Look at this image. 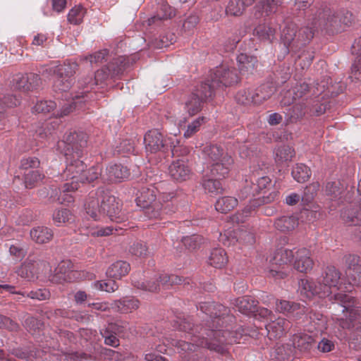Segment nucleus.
<instances>
[{
  "label": "nucleus",
  "instance_id": "obj_1",
  "mask_svg": "<svg viewBox=\"0 0 361 361\" xmlns=\"http://www.w3.org/2000/svg\"><path fill=\"white\" fill-rule=\"evenodd\" d=\"M200 310L208 315L211 322L207 321L210 329L202 330L201 336H193L191 340L195 343V351L198 347H205L211 350L223 354L226 351L225 344L236 342L233 336V333L228 329H223L221 324L224 323V315L226 313V309L221 305L213 302L201 303Z\"/></svg>",
  "mask_w": 361,
  "mask_h": 361
},
{
  "label": "nucleus",
  "instance_id": "obj_2",
  "mask_svg": "<svg viewBox=\"0 0 361 361\" xmlns=\"http://www.w3.org/2000/svg\"><path fill=\"white\" fill-rule=\"evenodd\" d=\"M206 168L202 187L205 192L216 195L223 190L220 179L226 177L233 163L232 157L217 145H207L203 149Z\"/></svg>",
  "mask_w": 361,
  "mask_h": 361
},
{
  "label": "nucleus",
  "instance_id": "obj_3",
  "mask_svg": "<svg viewBox=\"0 0 361 361\" xmlns=\"http://www.w3.org/2000/svg\"><path fill=\"white\" fill-rule=\"evenodd\" d=\"M339 280V271L334 267H327L322 279V295L329 297L330 300L334 298L341 303L343 316L336 318V323L342 329H350L355 325L354 322L359 315L358 310L353 305V297L343 293L341 285L338 286Z\"/></svg>",
  "mask_w": 361,
  "mask_h": 361
},
{
  "label": "nucleus",
  "instance_id": "obj_4",
  "mask_svg": "<svg viewBox=\"0 0 361 361\" xmlns=\"http://www.w3.org/2000/svg\"><path fill=\"white\" fill-rule=\"evenodd\" d=\"M210 78L208 82L202 84L200 88L195 90V92L192 93L187 98L185 109L190 116L196 114L201 110L203 100L210 97L215 88L231 85L236 82L238 80L236 73L225 66L216 68L211 73Z\"/></svg>",
  "mask_w": 361,
  "mask_h": 361
},
{
  "label": "nucleus",
  "instance_id": "obj_5",
  "mask_svg": "<svg viewBox=\"0 0 361 361\" xmlns=\"http://www.w3.org/2000/svg\"><path fill=\"white\" fill-rule=\"evenodd\" d=\"M121 203L109 192L99 189L90 194L85 203L86 213L94 221L107 215L111 221H122L124 217L121 211Z\"/></svg>",
  "mask_w": 361,
  "mask_h": 361
},
{
  "label": "nucleus",
  "instance_id": "obj_6",
  "mask_svg": "<svg viewBox=\"0 0 361 361\" xmlns=\"http://www.w3.org/2000/svg\"><path fill=\"white\" fill-rule=\"evenodd\" d=\"M68 164L64 171L67 179L71 182L65 183L60 192L58 200L60 203H71L73 201V196L70 192L75 191L79 187L80 176L83 175L85 165L82 161L75 159L73 154L71 157H67Z\"/></svg>",
  "mask_w": 361,
  "mask_h": 361
},
{
  "label": "nucleus",
  "instance_id": "obj_7",
  "mask_svg": "<svg viewBox=\"0 0 361 361\" xmlns=\"http://www.w3.org/2000/svg\"><path fill=\"white\" fill-rule=\"evenodd\" d=\"M313 35L312 28L302 27L298 32L296 26L290 24L283 29L281 39L288 50L294 51L308 43Z\"/></svg>",
  "mask_w": 361,
  "mask_h": 361
},
{
  "label": "nucleus",
  "instance_id": "obj_8",
  "mask_svg": "<svg viewBox=\"0 0 361 361\" xmlns=\"http://www.w3.org/2000/svg\"><path fill=\"white\" fill-rule=\"evenodd\" d=\"M293 257L294 253L291 250L283 247L277 250L267 259L268 264L265 267V271L268 276L276 279L284 278L286 274L283 271V266L291 262Z\"/></svg>",
  "mask_w": 361,
  "mask_h": 361
},
{
  "label": "nucleus",
  "instance_id": "obj_9",
  "mask_svg": "<svg viewBox=\"0 0 361 361\" xmlns=\"http://www.w3.org/2000/svg\"><path fill=\"white\" fill-rule=\"evenodd\" d=\"M180 282L181 279L178 276H169L167 274H162L159 277H155L145 282L133 281L134 286L137 288L151 292L160 290L161 287L168 288L169 286Z\"/></svg>",
  "mask_w": 361,
  "mask_h": 361
},
{
  "label": "nucleus",
  "instance_id": "obj_10",
  "mask_svg": "<svg viewBox=\"0 0 361 361\" xmlns=\"http://www.w3.org/2000/svg\"><path fill=\"white\" fill-rule=\"evenodd\" d=\"M77 65L75 63L63 64L54 70L56 72L54 79V87L59 91H66L72 85V77L75 73Z\"/></svg>",
  "mask_w": 361,
  "mask_h": 361
},
{
  "label": "nucleus",
  "instance_id": "obj_11",
  "mask_svg": "<svg viewBox=\"0 0 361 361\" xmlns=\"http://www.w3.org/2000/svg\"><path fill=\"white\" fill-rule=\"evenodd\" d=\"M38 164L39 161L36 158H30L22 161L21 166L24 170V183L26 188L33 187L35 183L43 178L44 176L38 170L34 169Z\"/></svg>",
  "mask_w": 361,
  "mask_h": 361
},
{
  "label": "nucleus",
  "instance_id": "obj_12",
  "mask_svg": "<svg viewBox=\"0 0 361 361\" xmlns=\"http://www.w3.org/2000/svg\"><path fill=\"white\" fill-rule=\"evenodd\" d=\"M122 72V66H118L116 68H115L114 63H112L110 65V67L98 70L95 73L94 80L92 78L85 79L82 80L80 83L81 85H83L87 88L92 89L93 86L97 85L99 82H102L108 78L109 75L114 77L120 75Z\"/></svg>",
  "mask_w": 361,
  "mask_h": 361
},
{
  "label": "nucleus",
  "instance_id": "obj_13",
  "mask_svg": "<svg viewBox=\"0 0 361 361\" xmlns=\"http://www.w3.org/2000/svg\"><path fill=\"white\" fill-rule=\"evenodd\" d=\"M172 137H168L164 143L161 134L157 130L148 131L144 137L145 149L150 153H155L159 151L165 145H170Z\"/></svg>",
  "mask_w": 361,
  "mask_h": 361
},
{
  "label": "nucleus",
  "instance_id": "obj_14",
  "mask_svg": "<svg viewBox=\"0 0 361 361\" xmlns=\"http://www.w3.org/2000/svg\"><path fill=\"white\" fill-rule=\"evenodd\" d=\"M137 205L142 209H159L161 204L160 200L156 202V194L153 188H142L137 193L136 197Z\"/></svg>",
  "mask_w": 361,
  "mask_h": 361
},
{
  "label": "nucleus",
  "instance_id": "obj_15",
  "mask_svg": "<svg viewBox=\"0 0 361 361\" xmlns=\"http://www.w3.org/2000/svg\"><path fill=\"white\" fill-rule=\"evenodd\" d=\"M13 82L16 89L23 92H28L39 86L40 81L37 74L30 73L16 75Z\"/></svg>",
  "mask_w": 361,
  "mask_h": 361
},
{
  "label": "nucleus",
  "instance_id": "obj_16",
  "mask_svg": "<svg viewBox=\"0 0 361 361\" xmlns=\"http://www.w3.org/2000/svg\"><path fill=\"white\" fill-rule=\"evenodd\" d=\"M298 293L302 298L305 299H310L316 295H318L319 298L326 297V295H322V288L320 281L316 283L306 279L300 280Z\"/></svg>",
  "mask_w": 361,
  "mask_h": 361
},
{
  "label": "nucleus",
  "instance_id": "obj_17",
  "mask_svg": "<svg viewBox=\"0 0 361 361\" xmlns=\"http://www.w3.org/2000/svg\"><path fill=\"white\" fill-rule=\"evenodd\" d=\"M171 177L177 181L188 180L191 174V170L185 159L173 161L169 168Z\"/></svg>",
  "mask_w": 361,
  "mask_h": 361
},
{
  "label": "nucleus",
  "instance_id": "obj_18",
  "mask_svg": "<svg viewBox=\"0 0 361 361\" xmlns=\"http://www.w3.org/2000/svg\"><path fill=\"white\" fill-rule=\"evenodd\" d=\"M221 240L224 245L230 246L238 240L252 244L254 243L255 238L252 233L244 230H238L226 232L221 236Z\"/></svg>",
  "mask_w": 361,
  "mask_h": 361
},
{
  "label": "nucleus",
  "instance_id": "obj_19",
  "mask_svg": "<svg viewBox=\"0 0 361 361\" xmlns=\"http://www.w3.org/2000/svg\"><path fill=\"white\" fill-rule=\"evenodd\" d=\"M64 142L69 145L73 151H75L77 157L78 151L86 147L87 135L82 131H73L66 133L63 137Z\"/></svg>",
  "mask_w": 361,
  "mask_h": 361
},
{
  "label": "nucleus",
  "instance_id": "obj_20",
  "mask_svg": "<svg viewBox=\"0 0 361 361\" xmlns=\"http://www.w3.org/2000/svg\"><path fill=\"white\" fill-rule=\"evenodd\" d=\"M313 267V260L311 258L310 250L302 248L295 252L294 268L300 272L306 273Z\"/></svg>",
  "mask_w": 361,
  "mask_h": 361
},
{
  "label": "nucleus",
  "instance_id": "obj_21",
  "mask_svg": "<svg viewBox=\"0 0 361 361\" xmlns=\"http://www.w3.org/2000/svg\"><path fill=\"white\" fill-rule=\"evenodd\" d=\"M193 336H196L192 332H186L185 334V340H176L171 339V341H168V343H170L171 345L176 348L178 353L180 355V356L183 359L187 358L188 354L190 352L195 351V343L191 340Z\"/></svg>",
  "mask_w": 361,
  "mask_h": 361
},
{
  "label": "nucleus",
  "instance_id": "obj_22",
  "mask_svg": "<svg viewBox=\"0 0 361 361\" xmlns=\"http://www.w3.org/2000/svg\"><path fill=\"white\" fill-rule=\"evenodd\" d=\"M289 326V322L283 318L279 317L276 319H271L265 325L268 336L270 339L281 337Z\"/></svg>",
  "mask_w": 361,
  "mask_h": 361
},
{
  "label": "nucleus",
  "instance_id": "obj_23",
  "mask_svg": "<svg viewBox=\"0 0 361 361\" xmlns=\"http://www.w3.org/2000/svg\"><path fill=\"white\" fill-rule=\"evenodd\" d=\"M108 180L111 182H119L129 176L128 169L119 164H110L106 168Z\"/></svg>",
  "mask_w": 361,
  "mask_h": 361
},
{
  "label": "nucleus",
  "instance_id": "obj_24",
  "mask_svg": "<svg viewBox=\"0 0 361 361\" xmlns=\"http://www.w3.org/2000/svg\"><path fill=\"white\" fill-rule=\"evenodd\" d=\"M130 264L124 261H117L113 263L107 269L106 274L113 279H120L128 274Z\"/></svg>",
  "mask_w": 361,
  "mask_h": 361
},
{
  "label": "nucleus",
  "instance_id": "obj_25",
  "mask_svg": "<svg viewBox=\"0 0 361 361\" xmlns=\"http://www.w3.org/2000/svg\"><path fill=\"white\" fill-rule=\"evenodd\" d=\"M30 235L32 240L39 244L49 242L53 237L52 231L44 226L33 228L30 231Z\"/></svg>",
  "mask_w": 361,
  "mask_h": 361
},
{
  "label": "nucleus",
  "instance_id": "obj_26",
  "mask_svg": "<svg viewBox=\"0 0 361 361\" xmlns=\"http://www.w3.org/2000/svg\"><path fill=\"white\" fill-rule=\"evenodd\" d=\"M238 69L242 74L252 73L255 68L257 59L252 56L241 54L238 56Z\"/></svg>",
  "mask_w": 361,
  "mask_h": 361
},
{
  "label": "nucleus",
  "instance_id": "obj_27",
  "mask_svg": "<svg viewBox=\"0 0 361 361\" xmlns=\"http://www.w3.org/2000/svg\"><path fill=\"white\" fill-rule=\"evenodd\" d=\"M308 85L302 83L299 87H294L292 91H288L281 99V104L284 106L290 105L294 101L302 97L308 91Z\"/></svg>",
  "mask_w": 361,
  "mask_h": 361
},
{
  "label": "nucleus",
  "instance_id": "obj_28",
  "mask_svg": "<svg viewBox=\"0 0 361 361\" xmlns=\"http://www.w3.org/2000/svg\"><path fill=\"white\" fill-rule=\"evenodd\" d=\"M275 88L271 83L264 84L253 91L255 104H259L269 99L274 92Z\"/></svg>",
  "mask_w": 361,
  "mask_h": 361
},
{
  "label": "nucleus",
  "instance_id": "obj_29",
  "mask_svg": "<svg viewBox=\"0 0 361 361\" xmlns=\"http://www.w3.org/2000/svg\"><path fill=\"white\" fill-rule=\"evenodd\" d=\"M255 0H230L226 12L227 15L240 16L246 6H250Z\"/></svg>",
  "mask_w": 361,
  "mask_h": 361
},
{
  "label": "nucleus",
  "instance_id": "obj_30",
  "mask_svg": "<svg viewBox=\"0 0 361 361\" xmlns=\"http://www.w3.org/2000/svg\"><path fill=\"white\" fill-rule=\"evenodd\" d=\"M121 332L122 329L117 327L116 324H109L106 330L101 331V334L104 338V342L106 345L116 347L119 345V341L116 334H121Z\"/></svg>",
  "mask_w": 361,
  "mask_h": 361
},
{
  "label": "nucleus",
  "instance_id": "obj_31",
  "mask_svg": "<svg viewBox=\"0 0 361 361\" xmlns=\"http://www.w3.org/2000/svg\"><path fill=\"white\" fill-rule=\"evenodd\" d=\"M36 262H32L30 261H25L21 267L18 269L17 274L22 278L26 279L29 281L33 280L37 278Z\"/></svg>",
  "mask_w": 361,
  "mask_h": 361
},
{
  "label": "nucleus",
  "instance_id": "obj_32",
  "mask_svg": "<svg viewBox=\"0 0 361 361\" xmlns=\"http://www.w3.org/2000/svg\"><path fill=\"white\" fill-rule=\"evenodd\" d=\"M326 194L331 199H345L344 195L345 188L343 183L339 181L329 182L326 185Z\"/></svg>",
  "mask_w": 361,
  "mask_h": 361
},
{
  "label": "nucleus",
  "instance_id": "obj_33",
  "mask_svg": "<svg viewBox=\"0 0 361 361\" xmlns=\"http://www.w3.org/2000/svg\"><path fill=\"white\" fill-rule=\"evenodd\" d=\"M294 155V149L288 145L279 147L274 152V159L278 164L291 161Z\"/></svg>",
  "mask_w": 361,
  "mask_h": 361
},
{
  "label": "nucleus",
  "instance_id": "obj_34",
  "mask_svg": "<svg viewBox=\"0 0 361 361\" xmlns=\"http://www.w3.org/2000/svg\"><path fill=\"white\" fill-rule=\"evenodd\" d=\"M238 204V200L233 197L225 196L219 198L215 204L217 211L227 213L234 209Z\"/></svg>",
  "mask_w": 361,
  "mask_h": 361
},
{
  "label": "nucleus",
  "instance_id": "obj_35",
  "mask_svg": "<svg viewBox=\"0 0 361 361\" xmlns=\"http://www.w3.org/2000/svg\"><path fill=\"white\" fill-rule=\"evenodd\" d=\"M276 310L282 313H294L295 311L299 310L296 312V315L304 312V307H301L299 304L291 303L286 300H276Z\"/></svg>",
  "mask_w": 361,
  "mask_h": 361
},
{
  "label": "nucleus",
  "instance_id": "obj_36",
  "mask_svg": "<svg viewBox=\"0 0 361 361\" xmlns=\"http://www.w3.org/2000/svg\"><path fill=\"white\" fill-rule=\"evenodd\" d=\"M228 259L224 250L222 248L214 249L209 257V263L216 268H222L227 263Z\"/></svg>",
  "mask_w": 361,
  "mask_h": 361
},
{
  "label": "nucleus",
  "instance_id": "obj_37",
  "mask_svg": "<svg viewBox=\"0 0 361 361\" xmlns=\"http://www.w3.org/2000/svg\"><path fill=\"white\" fill-rule=\"evenodd\" d=\"M274 224L277 229L286 232L294 229L298 223L294 216H281L276 220Z\"/></svg>",
  "mask_w": 361,
  "mask_h": 361
},
{
  "label": "nucleus",
  "instance_id": "obj_38",
  "mask_svg": "<svg viewBox=\"0 0 361 361\" xmlns=\"http://www.w3.org/2000/svg\"><path fill=\"white\" fill-rule=\"evenodd\" d=\"M313 339L308 335H295L293 337V346L300 352L309 350L312 345Z\"/></svg>",
  "mask_w": 361,
  "mask_h": 361
},
{
  "label": "nucleus",
  "instance_id": "obj_39",
  "mask_svg": "<svg viewBox=\"0 0 361 361\" xmlns=\"http://www.w3.org/2000/svg\"><path fill=\"white\" fill-rule=\"evenodd\" d=\"M236 306L240 312L247 314L255 312L257 305L252 298L244 296L236 300Z\"/></svg>",
  "mask_w": 361,
  "mask_h": 361
},
{
  "label": "nucleus",
  "instance_id": "obj_40",
  "mask_svg": "<svg viewBox=\"0 0 361 361\" xmlns=\"http://www.w3.org/2000/svg\"><path fill=\"white\" fill-rule=\"evenodd\" d=\"M292 176L298 183L305 182L310 176V169L305 164H297L292 171Z\"/></svg>",
  "mask_w": 361,
  "mask_h": 361
},
{
  "label": "nucleus",
  "instance_id": "obj_41",
  "mask_svg": "<svg viewBox=\"0 0 361 361\" xmlns=\"http://www.w3.org/2000/svg\"><path fill=\"white\" fill-rule=\"evenodd\" d=\"M118 311L123 313L130 312L139 307V301L135 298H126L118 301L116 303Z\"/></svg>",
  "mask_w": 361,
  "mask_h": 361
},
{
  "label": "nucleus",
  "instance_id": "obj_42",
  "mask_svg": "<svg viewBox=\"0 0 361 361\" xmlns=\"http://www.w3.org/2000/svg\"><path fill=\"white\" fill-rule=\"evenodd\" d=\"M275 33V30L267 24H260L254 30V34L262 40H271Z\"/></svg>",
  "mask_w": 361,
  "mask_h": 361
},
{
  "label": "nucleus",
  "instance_id": "obj_43",
  "mask_svg": "<svg viewBox=\"0 0 361 361\" xmlns=\"http://www.w3.org/2000/svg\"><path fill=\"white\" fill-rule=\"evenodd\" d=\"M72 219V214L66 209H58L53 213V221L58 226L71 221Z\"/></svg>",
  "mask_w": 361,
  "mask_h": 361
},
{
  "label": "nucleus",
  "instance_id": "obj_44",
  "mask_svg": "<svg viewBox=\"0 0 361 361\" xmlns=\"http://www.w3.org/2000/svg\"><path fill=\"white\" fill-rule=\"evenodd\" d=\"M68 262H62L59 264L55 269V275L53 276L51 281L55 283H61L68 279Z\"/></svg>",
  "mask_w": 361,
  "mask_h": 361
},
{
  "label": "nucleus",
  "instance_id": "obj_45",
  "mask_svg": "<svg viewBox=\"0 0 361 361\" xmlns=\"http://www.w3.org/2000/svg\"><path fill=\"white\" fill-rule=\"evenodd\" d=\"M351 17L352 15L349 13H346L343 18H341L338 16H334L328 19V23L329 24V26L336 30H339L341 28V24L348 25L350 23Z\"/></svg>",
  "mask_w": 361,
  "mask_h": 361
},
{
  "label": "nucleus",
  "instance_id": "obj_46",
  "mask_svg": "<svg viewBox=\"0 0 361 361\" xmlns=\"http://www.w3.org/2000/svg\"><path fill=\"white\" fill-rule=\"evenodd\" d=\"M85 13V8L81 6L73 7L68 14V20L74 25L79 24L82 22Z\"/></svg>",
  "mask_w": 361,
  "mask_h": 361
},
{
  "label": "nucleus",
  "instance_id": "obj_47",
  "mask_svg": "<svg viewBox=\"0 0 361 361\" xmlns=\"http://www.w3.org/2000/svg\"><path fill=\"white\" fill-rule=\"evenodd\" d=\"M102 169L99 166H92L87 171L84 170V173L80 176V183L92 182L96 180L101 174Z\"/></svg>",
  "mask_w": 361,
  "mask_h": 361
},
{
  "label": "nucleus",
  "instance_id": "obj_48",
  "mask_svg": "<svg viewBox=\"0 0 361 361\" xmlns=\"http://www.w3.org/2000/svg\"><path fill=\"white\" fill-rule=\"evenodd\" d=\"M56 103L53 101H39L34 106L32 110L37 114H47L56 108Z\"/></svg>",
  "mask_w": 361,
  "mask_h": 361
},
{
  "label": "nucleus",
  "instance_id": "obj_49",
  "mask_svg": "<svg viewBox=\"0 0 361 361\" xmlns=\"http://www.w3.org/2000/svg\"><path fill=\"white\" fill-rule=\"evenodd\" d=\"M204 122V117H199L195 120H193L191 123H190L185 131L184 132L183 136L185 138H189L192 137L194 134H195L200 128L201 126Z\"/></svg>",
  "mask_w": 361,
  "mask_h": 361
},
{
  "label": "nucleus",
  "instance_id": "obj_50",
  "mask_svg": "<svg viewBox=\"0 0 361 361\" xmlns=\"http://www.w3.org/2000/svg\"><path fill=\"white\" fill-rule=\"evenodd\" d=\"M170 148L173 157L185 156L190 152L188 147L179 145V141L175 137H172L170 142Z\"/></svg>",
  "mask_w": 361,
  "mask_h": 361
},
{
  "label": "nucleus",
  "instance_id": "obj_51",
  "mask_svg": "<svg viewBox=\"0 0 361 361\" xmlns=\"http://www.w3.org/2000/svg\"><path fill=\"white\" fill-rule=\"evenodd\" d=\"M114 280H109L107 281H96L94 282L92 286L93 288L99 290H104L106 292H114L118 288V285L116 283Z\"/></svg>",
  "mask_w": 361,
  "mask_h": 361
},
{
  "label": "nucleus",
  "instance_id": "obj_52",
  "mask_svg": "<svg viewBox=\"0 0 361 361\" xmlns=\"http://www.w3.org/2000/svg\"><path fill=\"white\" fill-rule=\"evenodd\" d=\"M236 100L238 103L242 104H255V99L253 97V91L250 90H241L236 94Z\"/></svg>",
  "mask_w": 361,
  "mask_h": 361
},
{
  "label": "nucleus",
  "instance_id": "obj_53",
  "mask_svg": "<svg viewBox=\"0 0 361 361\" xmlns=\"http://www.w3.org/2000/svg\"><path fill=\"white\" fill-rule=\"evenodd\" d=\"M347 276L349 283L353 286H361V266L356 267L354 270L347 272Z\"/></svg>",
  "mask_w": 361,
  "mask_h": 361
},
{
  "label": "nucleus",
  "instance_id": "obj_54",
  "mask_svg": "<svg viewBox=\"0 0 361 361\" xmlns=\"http://www.w3.org/2000/svg\"><path fill=\"white\" fill-rule=\"evenodd\" d=\"M9 253L16 260H20L25 257L26 250L20 244L16 243L9 246Z\"/></svg>",
  "mask_w": 361,
  "mask_h": 361
},
{
  "label": "nucleus",
  "instance_id": "obj_55",
  "mask_svg": "<svg viewBox=\"0 0 361 361\" xmlns=\"http://www.w3.org/2000/svg\"><path fill=\"white\" fill-rule=\"evenodd\" d=\"M130 252L135 256L143 257L147 255V249L145 244L142 243H136L131 246Z\"/></svg>",
  "mask_w": 361,
  "mask_h": 361
},
{
  "label": "nucleus",
  "instance_id": "obj_56",
  "mask_svg": "<svg viewBox=\"0 0 361 361\" xmlns=\"http://www.w3.org/2000/svg\"><path fill=\"white\" fill-rule=\"evenodd\" d=\"M261 6L262 8V13H264L266 15H269V13H271L272 12H274L276 11V8L278 5V1L277 0H262L261 1Z\"/></svg>",
  "mask_w": 361,
  "mask_h": 361
},
{
  "label": "nucleus",
  "instance_id": "obj_57",
  "mask_svg": "<svg viewBox=\"0 0 361 361\" xmlns=\"http://www.w3.org/2000/svg\"><path fill=\"white\" fill-rule=\"evenodd\" d=\"M161 10L162 11V14H158L157 16H154L152 18V20L154 22L156 18L159 19H169L173 17L176 15L175 10L172 8L170 6L167 4H164L161 6Z\"/></svg>",
  "mask_w": 361,
  "mask_h": 361
},
{
  "label": "nucleus",
  "instance_id": "obj_58",
  "mask_svg": "<svg viewBox=\"0 0 361 361\" xmlns=\"http://www.w3.org/2000/svg\"><path fill=\"white\" fill-rule=\"evenodd\" d=\"M113 229L107 227H93L90 229L89 233L92 236H107L112 233Z\"/></svg>",
  "mask_w": 361,
  "mask_h": 361
},
{
  "label": "nucleus",
  "instance_id": "obj_59",
  "mask_svg": "<svg viewBox=\"0 0 361 361\" xmlns=\"http://www.w3.org/2000/svg\"><path fill=\"white\" fill-rule=\"evenodd\" d=\"M202 238L200 235H193L185 236L182 239L183 243L189 248H195L202 242Z\"/></svg>",
  "mask_w": 361,
  "mask_h": 361
},
{
  "label": "nucleus",
  "instance_id": "obj_60",
  "mask_svg": "<svg viewBox=\"0 0 361 361\" xmlns=\"http://www.w3.org/2000/svg\"><path fill=\"white\" fill-rule=\"evenodd\" d=\"M360 257L357 255H349L345 257V264L347 266L346 273L354 270V268L361 266Z\"/></svg>",
  "mask_w": 361,
  "mask_h": 361
},
{
  "label": "nucleus",
  "instance_id": "obj_61",
  "mask_svg": "<svg viewBox=\"0 0 361 361\" xmlns=\"http://www.w3.org/2000/svg\"><path fill=\"white\" fill-rule=\"evenodd\" d=\"M107 55L106 50H102L94 53L93 55H90L89 57H86L85 60L88 61L91 65L97 64L102 62Z\"/></svg>",
  "mask_w": 361,
  "mask_h": 361
},
{
  "label": "nucleus",
  "instance_id": "obj_62",
  "mask_svg": "<svg viewBox=\"0 0 361 361\" xmlns=\"http://www.w3.org/2000/svg\"><path fill=\"white\" fill-rule=\"evenodd\" d=\"M317 189V185H316L307 186L304 191L303 195L301 197L302 201L305 204H307L308 202H311L314 197V195Z\"/></svg>",
  "mask_w": 361,
  "mask_h": 361
},
{
  "label": "nucleus",
  "instance_id": "obj_63",
  "mask_svg": "<svg viewBox=\"0 0 361 361\" xmlns=\"http://www.w3.org/2000/svg\"><path fill=\"white\" fill-rule=\"evenodd\" d=\"M58 122L54 121V122H49V123L46 124V127H42L39 128L36 133L37 136H39L41 138H45L47 137L49 135H51L52 132L51 129L49 128V125L51 126V129L54 130L56 126H58Z\"/></svg>",
  "mask_w": 361,
  "mask_h": 361
},
{
  "label": "nucleus",
  "instance_id": "obj_64",
  "mask_svg": "<svg viewBox=\"0 0 361 361\" xmlns=\"http://www.w3.org/2000/svg\"><path fill=\"white\" fill-rule=\"evenodd\" d=\"M317 348L322 353H329L334 348V343L327 338H323L318 343Z\"/></svg>",
  "mask_w": 361,
  "mask_h": 361
}]
</instances>
